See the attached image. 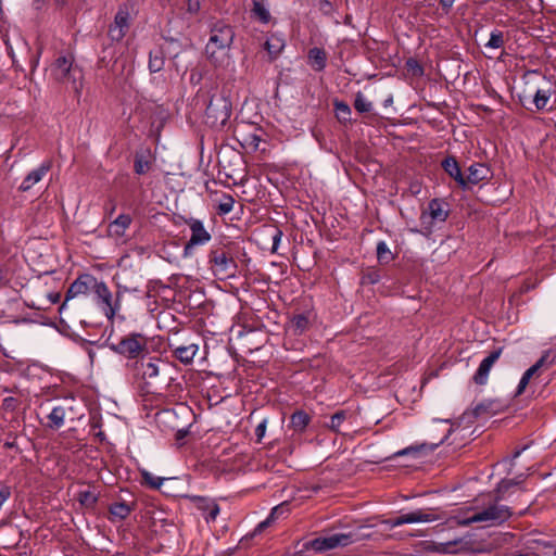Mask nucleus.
<instances>
[{
	"label": "nucleus",
	"mask_w": 556,
	"mask_h": 556,
	"mask_svg": "<svg viewBox=\"0 0 556 556\" xmlns=\"http://www.w3.org/2000/svg\"><path fill=\"white\" fill-rule=\"evenodd\" d=\"M403 516L405 523L431 522L439 519V516L432 513V509H416L414 511L403 514Z\"/></svg>",
	"instance_id": "nucleus-24"
},
{
	"label": "nucleus",
	"mask_w": 556,
	"mask_h": 556,
	"mask_svg": "<svg viewBox=\"0 0 556 556\" xmlns=\"http://www.w3.org/2000/svg\"><path fill=\"white\" fill-rule=\"evenodd\" d=\"M170 348H172V351H173V355L175 356V358H177L178 361H180L181 363L184 364H190L198 350H199V346L194 343H190V344H181V345H174V344H170Z\"/></svg>",
	"instance_id": "nucleus-20"
},
{
	"label": "nucleus",
	"mask_w": 556,
	"mask_h": 556,
	"mask_svg": "<svg viewBox=\"0 0 556 556\" xmlns=\"http://www.w3.org/2000/svg\"><path fill=\"white\" fill-rule=\"evenodd\" d=\"M78 501L86 507H93L98 502V496L93 492L85 490L78 493Z\"/></svg>",
	"instance_id": "nucleus-41"
},
{
	"label": "nucleus",
	"mask_w": 556,
	"mask_h": 556,
	"mask_svg": "<svg viewBox=\"0 0 556 556\" xmlns=\"http://www.w3.org/2000/svg\"><path fill=\"white\" fill-rule=\"evenodd\" d=\"M141 475H142L144 484H147L151 489L159 490L164 482V478L156 477L149 471L144 470V471H142Z\"/></svg>",
	"instance_id": "nucleus-40"
},
{
	"label": "nucleus",
	"mask_w": 556,
	"mask_h": 556,
	"mask_svg": "<svg viewBox=\"0 0 556 556\" xmlns=\"http://www.w3.org/2000/svg\"><path fill=\"white\" fill-rule=\"evenodd\" d=\"M131 368L135 379L147 393H159L162 384H166L168 390L175 380L169 376L172 371L169 364L159 357L142 355L132 363Z\"/></svg>",
	"instance_id": "nucleus-1"
},
{
	"label": "nucleus",
	"mask_w": 556,
	"mask_h": 556,
	"mask_svg": "<svg viewBox=\"0 0 556 556\" xmlns=\"http://www.w3.org/2000/svg\"><path fill=\"white\" fill-rule=\"evenodd\" d=\"M503 348H497L492 351L480 363L477 371L475 372L472 380L476 384L484 386L488 382L489 374L493 365L497 362L502 355Z\"/></svg>",
	"instance_id": "nucleus-15"
},
{
	"label": "nucleus",
	"mask_w": 556,
	"mask_h": 556,
	"mask_svg": "<svg viewBox=\"0 0 556 556\" xmlns=\"http://www.w3.org/2000/svg\"><path fill=\"white\" fill-rule=\"evenodd\" d=\"M388 523L391 528H395V527H400L402 525H405V520H404V516L403 514L395 517V518H391L388 520Z\"/></svg>",
	"instance_id": "nucleus-55"
},
{
	"label": "nucleus",
	"mask_w": 556,
	"mask_h": 556,
	"mask_svg": "<svg viewBox=\"0 0 556 556\" xmlns=\"http://www.w3.org/2000/svg\"><path fill=\"white\" fill-rule=\"evenodd\" d=\"M131 510L132 508L125 502L113 503L109 507L110 514L119 520L126 519L130 515Z\"/></svg>",
	"instance_id": "nucleus-33"
},
{
	"label": "nucleus",
	"mask_w": 556,
	"mask_h": 556,
	"mask_svg": "<svg viewBox=\"0 0 556 556\" xmlns=\"http://www.w3.org/2000/svg\"><path fill=\"white\" fill-rule=\"evenodd\" d=\"M208 263L214 275L231 277L237 270V263L232 255L223 247L212 249L208 254Z\"/></svg>",
	"instance_id": "nucleus-8"
},
{
	"label": "nucleus",
	"mask_w": 556,
	"mask_h": 556,
	"mask_svg": "<svg viewBox=\"0 0 556 556\" xmlns=\"http://www.w3.org/2000/svg\"><path fill=\"white\" fill-rule=\"evenodd\" d=\"M285 505L286 504H281V505H278L276 507H274L269 514V516L261 521L253 530L252 532V536H255L260 533H262L266 528H268L276 519V517L278 516V514H282L285 511Z\"/></svg>",
	"instance_id": "nucleus-32"
},
{
	"label": "nucleus",
	"mask_w": 556,
	"mask_h": 556,
	"mask_svg": "<svg viewBox=\"0 0 556 556\" xmlns=\"http://www.w3.org/2000/svg\"><path fill=\"white\" fill-rule=\"evenodd\" d=\"M66 418L74 419V408L70 402L65 401L52 408L48 415V428L58 430L63 427Z\"/></svg>",
	"instance_id": "nucleus-14"
},
{
	"label": "nucleus",
	"mask_w": 556,
	"mask_h": 556,
	"mask_svg": "<svg viewBox=\"0 0 556 556\" xmlns=\"http://www.w3.org/2000/svg\"><path fill=\"white\" fill-rule=\"evenodd\" d=\"M442 168L452 177L462 189H466L465 176L462 173L459 164L454 156H446L442 163Z\"/></svg>",
	"instance_id": "nucleus-17"
},
{
	"label": "nucleus",
	"mask_w": 556,
	"mask_h": 556,
	"mask_svg": "<svg viewBox=\"0 0 556 556\" xmlns=\"http://www.w3.org/2000/svg\"><path fill=\"white\" fill-rule=\"evenodd\" d=\"M186 225L190 228L191 235L188 242L184 248V257H190L193 254L194 248L198 245H204L211 241L212 236L205 229L202 220L190 217L185 219Z\"/></svg>",
	"instance_id": "nucleus-9"
},
{
	"label": "nucleus",
	"mask_w": 556,
	"mask_h": 556,
	"mask_svg": "<svg viewBox=\"0 0 556 556\" xmlns=\"http://www.w3.org/2000/svg\"><path fill=\"white\" fill-rule=\"evenodd\" d=\"M354 108L359 113H368L372 109V104L362 92H358L354 100Z\"/></svg>",
	"instance_id": "nucleus-38"
},
{
	"label": "nucleus",
	"mask_w": 556,
	"mask_h": 556,
	"mask_svg": "<svg viewBox=\"0 0 556 556\" xmlns=\"http://www.w3.org/2000/svg\"><path fill=\"white\" fill-rule=\"evenodd\" d=\"M235 137L241 143L242 147L252 150H257L262 140L260 130L250 124H243L235 128Z\"/></svg>",
	"instance_id": "nucleus-13"
},
{
	"label": "nucleus",
	"mask_w": 556,
	"mask_h": 556,
	"mask_svg": "<svg viewBox=\"0 0 556 556\" xmlns=\"http://www.w3.org/2000/svg\"><path fill=\"white\" fill-rule=\"evenodd\" d=\"M309 314H296L290 319L288 324V331H290L293 336H302L309 329Z\"/></svg>",
	"instance_id": "nucleus-21"
},
{
	"label": "nucleus",
	"mask_w": 556,
	"mask_h": 556,
	"mask_svg": "<svg viewBox=\"0 0 556 556\" xmlns=\"http://www.w3.org/2000/svg\"><path fill=\"white\" fill-rule=\"evenodd\" d=\"M455 0H440V4L445 13H448L452 9Z\"/></svg>",
	"instance_id": "nucleus-57"
},
{
	"label": "nucleus",
	"mask_w": 556,
	"mask_h": 556,
	"mask_svg": "<svg viewBox=\"0 0 556 556\" xmlns=\"http://www.w3.org/2000/svg\"><path fill=\"white\" fill-rule=\"evenodd\" d=\"M218 513H219V507H218V505L214 504L207 514L206 520L207 521L215 520Z\"/></svg>",
	"instance_id": "nucleus-56"
},
{
	"label": "nucleus",
	"mask_w": 556,
	"mask_h": 556,
	"mask_svg": "<svg viewBox=\"0 0 556 556\" xmlns=\"http://www.w3.org/2000/svg\"><path fill=\"white\" fill-rule=\"evenodd\" d=\"M353 542L351 533H336L330 536L314 539L307 544V547L309 546L315 552L321 553L339 546H348Z\"/></svg>",
	"instance_id": "nucleus-12"
},
{
	"label": "nucleus",
	"mask_w": 556,
	"mask_h": 556,
	"mask_svg": "<svg viewBox=\"0 0 556 556\" xmlns=\"http://www.w3.org/2000/svg\"><path fill=\"white\" fill-rule=\"evenodd\" d=\"M459 542H460V540H453V541L440 542V543L433 542L430 551L435 552V553H451V552H453L452 547L456 546Z\"/></svg>",
	"instance_id": "nucleus-42"
},
{
	"label": "nucleus",
	"mask_w": 556,
	"mask_h": 556,
	"mask_svg": "<svg viewBox=\"0 0 556 556\" xmlns=\"http://www.w3.org/2000/svg\"><path fill=\"white\" fill-rule=\"evenodd\" d=\"M345 412L343 410H340V412H337L336 414H333L330 418V422L328 424V427L338 432L339 431V428L340 426L342 425V422L345 420Z\"/></svg>",
	"instance_id": "nucleus-46"
},
{
	"label": "nucleus",
	"mask_w": 556,
	"mask_h": 556,
	"mask_svg": "<svg viewBox=\"0 0 556 556\" xmlns=\"http://www.w3.org/2000/svg\"><path fill=\"white\" fill-rule=\"evenodd\" d=\"M231 101L225 89H214L205 109V123L214 128L224 127L231 115Z\"/></svg>",
	"instance_id": "nucleus-4"
},
{
	"label": "nucleus",
	"mask_w": 556,
	"mask_h": 556,
	"mask_svg": "<svg viewBox=\"0 0 556 556\" xmlns=\"http://www.w3.org/2000/svg\"><path fill=\"white\" fill-rule=\"evenodd\" d=\"M309 422L311 416L302 409L295 410L290 417V427L295 432H303Z\"/></svg>",
	"instance_id": "nucleus-29"
},
{
	"label": "nucleus",
	"mask_w": 556,
	"mask_h": 556,
	"mask_svg": "<svg viewBox=\"0 0 556 556\" xmlns=\"http://www.w3.org/2000/svg\"><path fill=\"white\" fill-rule=\"evenodd\" d=\"M319 10L326 14L329 15L333 11V5L329 0H320L319 1Z\"/></svg>",
	"instance_id": "nucleus-53"
},
{
	"label": "nucleus",
	"mask_w": 556,
	"mask_h": 556,
	"mask_svg": "<svg viewBox=\"0 0 556 556\" xmlns=\"http://www.w3.org/2000/svg\"><path fill=\"white\" fill-rule=\"evenodd\" d=\"M530 377L526 374L522 375L520 381H519V384L517 387V392L516 394L517 395H520L523 393V391L526 390L527 386L529 384V381H530Z\"/></svg>",
	"instance_id": "nucleus-54"
},
{
	"label": "nucleus",
	"mask_w": 556,
	"mask_h": 556,
	"mask_svg": "<svg viewBox=\"0 0 556 556\" xmlns=\"http://www.w3.org/2000/svg\"><path fill=\"white\" fill-rule=\"evenodd\" d=\"M268 230L273 241L271 253H276L280 244L281 238L283 236V232L282 230L275 226H270Z\"/></svg>",
	"instance_id": "nucleus-45"
},
{
	"label": "nucleus",
	"mask_w": 556,
	"mask_h": 556,
	"mask_svg": "<svg viewBox=\"0 0 556 556\" xmlns=\"http://www.w3.org/2000/svg\"><path fill=\"white\" fill-rule=\"evenodd\" d=\"M467 513H470V515L465 518L454 516L451 520L459 526L483 523L486 527H492L504 523L513 515L510 507L497 503L491 504L482 510H475L472 507H468Z\"/></svg>",
	"instance_id": "nucleus-2"
},
{
	"label": "nucleus",
	"mask_w": 556,
	"mask_h": 556,
	"mask_svg": "<svg viewBox=\"0 0 556 556\" xmlns=\"http://www.w3.org/2000/svg\"><path fill=\"white\" fill-rule=\"evenodd\" d=\"M308 63L316 72H321L327 65V53L323 48L314 47L307 53Z\"/></svg>",
	"instance_id": "nucleus-22"
},
{
	"label": "nucleus",
	"mask_w": 556,
	"mask_h": 556,
	"mask_svg": "<svg viewBox=\"0 0 556 556\" xmlns=\"http://www.w3.org/2000/svg\"><path fill=\"white\" fill-rule=\"evenodd\" d=\"M94 435H96V438L99 439L100 442H103L105 440V438H106L105 433L103 431H101V430L99 432H97Z\"/></svg>",
	"instance_id": "nucleus-61"
},
{
	"label": "nucleus",
	"mask_w": 556,
	"mask_h": 556,
	"mask_svg": "<svg viewBox=\"0 0 556 556\" xmlns=\"http://www.w3.org/2000/svg\"><path fill=\"white\" fill-rule=\"evenodd\" d=\"M235 38L232 27L222 21L216 22L212 29L205 51L213 56L217 50L229 49Z\"/></svg>",
	"instance_id": "nucleus-7"
},
{
	"label": "nucleus",
	"mask_w": 556,
	"mask_h": 556,
	"mask_svg": "<svg viewBox=\"0 0 556 556\" xmlns=\"http://www.w3.org/2000/svg\"><path fill=\"white\" fill-rule=\"evenodd\" d=\"M4 447L5 448H14V447H16V443H15V441H7V442H4Z\"/></svg>",
	"instance_id": "nucleus-62"
},
{
	"label": "nucleus",
	"mask_w": 556,
	"mask_h": 556,
	"mask_svg": "<svg viewBox=\"0 0 556 556\" xmlns=\"http://www.w3.org/2000/svg\"><path fill=\"white\" fill-rule=\"evenodd\" d=\"M2 406L5 410H15L17 407V400L15 397L9 396L5 397L2 402Z\"/></svg>",
	"instance_id": "nucleus-51"
},
{
	"label": "nucleus",
	"mask_w": 556,
	"mask_h": 556,
	"mask_svg": "<svg viewBox=\"0 0 556 556\" xmlns=\"http://www.w3.org/2000/svg\"><path fill=\"white\" fill-rule=\"evenodd\" d=\"M283 48L285 40L276 35H271L264 43V49L267 51L270 62L278 58Z\"/></svg>",
	"instance_id": "nucleus-27"
},
{
	"label": "nucleus",
	"mask_w": 556,
	"mask_h": 556,
	"mask_svg": "<svg viewBox=\"0 0 556 556\" xmlns=\"http://www.w3.org/2000/svg\"><path fill=\"white\" fill-rule=\"evenodd\" d=\"M116 27L123 29L125 33H127L129 28V12L127 9H118L117 13L115 14L114 22L112 23Z\"/></svg>",
	"instance_id": "nucleus-37"
},
{
	"label": "nucleus",
	"mask_w": 556,
	"mask_h": 556,
	"mask_svg": "<svg viewBox=\"0 0 556 556\" xmlns=\"http://www.w3.org/2000/svg\"><path fill=\"white\" fill-rule=\"evenodd\" d=\"M526 479H527V475H525V473H519V475H517L513 479H502L497 483L496 489H495V493H496V497L495 498H496V501L504 500L506 492L511 486L521 485L526 481Z\"/></svg>",
	"instance_id": "nucleus-23"
},
{
	"label": "nucleus",
	"mask_w": 556,
	"mask_h": 556,
	"mask_svg": "<svg viewBox=\"0 0 556 556\" xmlns=\"http://www.w3.org/2000/svg\"><path fill=\"white\" fill-rule=\"evenodd\" d=\"M233 205H235L233 197L229 193H223L222 199L217 206V213L219 215L229 214L232 211Z\"/></svg>",
	"instance_id": "nucleus-36"
},
{
	"label": "nucleus",
	"mask_w": 556,
	"mask_h": 556,
	"mask_svg": "<svg viewBox=\"0 0 556 556\" xmlns=\"http://www.w3.org/2000/svg\"><path fill=\"white\" fill-rule=\"evenodd\" d=\"M49 300L51 301V303L55 304V303H59L60 300H61V294L60 293H50L49 294Z\"/></svg>",
	"instance_id": "nucleus-58"
},
{
	"label": "nucleus",
	"mask_w": 556,
	"mask_h": 556,
	"mask_svg": "<svg viewBox=\"0 0 556 556\" xmlns=\"http://www.w3.org/2000/svg\"><path fill=\"white\" fill-rule=\"evenodd\" d=\"M51 76L58 83L70 85L77 97L83 89V71L74 65L72 55H60L51 65Z\"/></svg>",
	"instance_id": "nucleus-3"
},
{
	"label": "nucleus",
	"mask_w": 556,
	"mask_h": 556,
	"mask_svg": "<svg viewBox=\"0 0 556 556\" xmlns=\"http://www.w3.org/2000/svg\"><path fill=\"white\" fill-rule=\"evenodd\" d=\"M501 409V403L496 400H483L472 408V415L478 418L490 414H496Z\"/></svg>",
	"instance_id": "nucleus-26"
},
{
	"label": "nucleus",
	"mask_w": 556,
	"mask_h": 556,
	"mask_svg": "<svg viewBox=\"0 0 556 556\" xmlns=\"http://www.w3.org/2000/svg\"><path fill=\"white\" fill-rule=\"evenodd\" d=\"M377 258L380 264H389L394 260V255L389 249L388 244L384 241H379L377 243Z\"/></svg>",
	"instance_id": "nucleus-34"
},
{
	"label": "nucleus",
	"mask_w": 556,
	"mask_h": 556,
	"mask_svg": "<svg viewBox=\"0 0 556 556\" xmlns=\"http://www.w3.org/2000/svg\"><path fill=\"white\" fill-rule=\"evenodd\" d=\"M108 35H109V37L111 38L112 41L118 42V41H121L125 37L126 33L123 29H121V28L116 27L115 25L111 24L110 27H109Z\"/></svg>",
	"instance_id": "nucleus-49"
},
{
	"label": "nucleus",
	"mask_w": 556,
	"mask_h": 556,
	"mask_svg": "<svg viewBox=\"0 0 556 556\" xmlns=\"http://www.w3.org/2000/svg\"><path fill=\"white\" fill-rule=\"evenodd\" d=\"M549 98H551L549 89H538L532 99V104L534 105L535 111H543V110L553 111L552 106L547 108Z\"/></svg>",
	"instance_id": "nucleus-31"
},
{
	"label": "nucleus",
	"mask_w": 556,
	"mask_h": 556,
	"mask_svg": "<svg viewBox=\"0 0 556 556\" xmlns=\"http://www.w3.org/2000/svg\"><path fill=\"white\" fill-rule=\"evenodd\" d=\"M7 279V270L0 266V285H2Z\"/></svg>",
	"instance_id": "nucleus-60"
},
{
	"label": "nucleus",
	"mask_w": 556,
	"mask_h": 556,
	"mask_svg": "<svg viewBox=\"0 0 556 556\" xmlns=\"http://www.w3.org/2000/svg\"><path fill=\"white\" fill-rule=\"evenodd\" d=\"M380 274L378 270L371 269L364 273L362 277L363 285H375L380 281Z\"/></svg>",
	"instance_id": "nucleus-48"
},
{
	"label": "nucleus",
	"mask_w": 556,
	"mask_h": 556,
	"mask_svg": "<svg viewBox=\"0 0 556 556\" xmlns=\"http://www.w3.org/2000/svg\"><path fill=\"white\" fill-rule=\"evenodd\" d=\"M200 79H201V76L199 75L198 77H195L194 73H192L190 76L191 83H198Z\"/></svg>",
	"instance_id": "nucleus-63"
},
{
	"label": "nucleus",
	"mask_w": 556,
	"mask_h": 556,
	"mask_svg": "<svg viewBox=\"0 0 556 556\" xmlns=\"http://www.w3.org/2000/svg\"><path fill=\"white\" fill-rule=\"evenodd\" d=\"M266 427H267V420L264 419L263 421H261L256 428H255V437H256V441L257 442H261L262 439L264 438L265 435V432H266Z\"/></svg>",
	"instance_id": "nucleus-50"
},
{
	"label": "nucleus",
	"mask_w": 556,
	"mask_h": 556,
	"mask_svg": "<svg viewBox=\"0 0 556 556\" xmlns=\"http://www.w3.org/2000/svg\"><path fill=\"white\" fill-rule=\"evenodd\" d=\"M548 356V353L543 354L534 365H532L525 371V374L528 375L530 378L536 376L539 374V370L547 364Z\"/></svg>",
	"instance_id": "nucleus-43"
},
{
	"label": "nucleus",
	"mask_w": 556,
	"mask_h": 556,
	"mask_svg": "<svg viewBox=\"0 0 556 556\" xmlns=\"http://www.w3.org/2000/svg\"><path fill=\"white\" fill-rule=\"evenodd\" d=\"M251 13L254 18L263 24L269 23L271 18L266 0H252Z\"/></svg>",
	"instance_id": "nucleus-28"
},
{
	"label": "nucleus",
	"mask_w": 556,
	"mask_h": 556,
	"mask_svg": "<svg viewBox=\"0 0 556 556\" xmlns=\"http://www.w3.org/2000/svg\"><path fill=\"white\" fill-rule=\"evenodd\" d=\"M504 46L503 31L495 29L491 33L489 41L485 43L486 48L500 49Z\"/></svg>",
	"instance_id": "nucleus-39"
},
{
	"label": "nucleus",
	"mask_w": 556,
	"mask_h": 556,
	"mask_svg": "<svg viewBox=\"0 0 556 556\" xmlns=\"http://www.w3.org/2000/svg\"><path fill=\"white\" fill-rule=\"evenodd\" d=\"M151 162L141 153H136L134 161V170L137 175H144L149 172Z\"/></svg>",
	"instance_id": "nucleus-35"
},
{
	"label": "nucleus",
	"mask_w": 556,
	"mask_h": 556,
	"mask_svg": "<svg viewBox=\"0 0 556 556\" xmlns=\"http://www.w3.org/2000/svg\"><path fill=\"white\" fill-rule=\"evenodd\" d=\"M446 439V437L444 439H442L440 442L438 443H422V444H418V445H410L408 447H405L396 453H394V457H400V456H405V455H414V456H417L424 452H432L434 451L441 443L444 442V440Z\"/></svg>",
	"instance_id": "nucleus-25"
},
{
	"label": "nucleus",
	"mask_w": 556,
	"mask_h": 556,
	"mask_svg": "<svg viewBox=\"0 0 556 556\" xmlns=\"http://www.w3.org/2000/svg\"><path fill=\"white\" fill-rule=\"evenodd\" d=\"M525 448H526V447H522L521 450H517V451L513 454V457H511V459L509 460L510 466H514V465H515V459H516L517 457H519V456H520V454L522 453V451H523Z\"/></svg>",
	"instance_id": "nucleus-59"
},
{
	"label": "nucleus",
	"mask_w": 556,
	"mask_h": 556,
	"mask_svg": "<svg viewBox=\"0 0 556 556\" xmlns=\"http://www.w3.org/2000/svg\"><path fill=\"white\" fill-rule=\"evenodd\" d=\"M50 168H51V162L46 161L38 168L31 170L24 178L21 186L18 187L20 191L26 192V191L30 190L34 185H36L43 178V176L50 170Z\"/></svg>",
	"instance_id": "nucleus-16"
},
{
	"label": "nucleus",
	"mask_w": 556,
	"mask_h": 556,
	"mask_svg": "<svg viewBox=\"0 0 556 556\" xmlns=\"http://www.w3.org/2000/svg\"><path fill=\"white\" fill-rule=\"evenodd\" d=\"M11 496V488L8 485H3L0 489V509L2 508L3 504L10 498Z\"/></svg>",
	"instance_id": "nucleus-52"
},
{
	"label": "nucleus",
	"mask_w": 556,
	"mask_h": 556,
	"mask_svg": "<svg viewBox=\"0 0 556 556\" xmlns=\"http://www.w3.org/2000/svg\"><path fill=\"white\" fill-rule=\"evenodd\" d=\"M110 349L127 358H140L148 350V338L139 332H131L123 337L118 342L111 343Z\"/></svg>",
	"instance_id": "nucleus-6"
},
{
	"label": "nucleus",
	"mask_w": 556,
	"mask_h": 556,
	"mask_svg": "<svg viewBox=\"0 0 556 556\" xmlns=\"http://www.w3.org/2000/svg\"><path fill=\"white\" fill-rule=\"evenodd\" d=\"M100 427H101V422H100V420L93 421V422L91 424V428H93V429H94V428H100Z\"/></svg>",
	"instance_id": "nucleus-64"
},
{
	"label": "nucleus",
	"mask_w": 556,
	"mask_h": 556,
	"mask_svg": "<svg viewBox=\"0 0 556 556\" xmlns=\"http://www.w3.org/2000/svg\"><path fill=\"white\" fill-rule=\"evenodd\" d=\"M92 292L94 293L97 304L101 307L104 315L109 319H112L116 312L119 309L118 299L114 301L113 294L108 288L106 283L99 281L97 278L92 288Z\"/></svg>",
	"instance_id": "nucleus-10"
},
{
	"label": "nucleus",
	"mask_w": 556,
	"mask_h": 556,
	"mask_svg": "<svg viewBox=\"0 0 556 556\" xmlns=\"http://www.w3.org/2000/svg\"><path fill=\"white\" fill-rule=\"evenodd\" d=\"M490 175V168L481 163H475L469 166L468 174L465 177L466 189L469 188L470 185H478L479 182L488 179Z\"/></svg>",
	"instance_id": "nucleus-18"
},
{
	"label": "nucleus",
	"mask_w": 556,
	"mask_h": 556,
	"mask_svg": "<svg viewBox=\"0 0 556 556\" xmlns=\"http://www.w3.org/2000/svg\"><path fill=\"white\" fill-rule=\"evenodd\" d=\"M165 64V55L162 48H155L149 52V71L159 73Z\"/></svg>",
	"instance_id": "nucleus-30"
},
{
	"label": "nucleus",
	"mask_w": 556,
	"mask_h": 556,
	"mask_svg": "<svg viewBox=\"0 0 556 556\" xmlns=\"http://www.w3.org/2000/svg\"><path fill=\"white\" fill-rule=\"evenodd\" d=\"M202 0H186L185 12L189 16H195L201 10Z\"/></svg>",
	"instance_id": "nucleus-47"
},
{
	"label": "nucleus",
	"mask_w": 556,
	"mask_h": 556,
	"mask_svg": "<svg viewBox=\"0 0 556 556\" xmlns=\"http://www.w3.org/2000/svg\"><path fill=\"white\" fill-rule=\"evenodd\" d=\"M94 281H96V277H93L92 275L84 274V275L78 276V278L74 282L71 283V286L68 287V289L66 291L65 300L63 301V303L61 304V306L59 308L60 314L62 315L64 312H66L67 303L70 300H72L78 295H85L89 291H92Z\"/></svg>",
	"instance_id": "nucleus-11"
},
{
	"label": "nucleus",
	"mask_w": 556,
	"mask_h": 556,
	"mask_svg": "<svg viewBox=\"0 0 556 556\" xmlns=\"http://www.w3.org/2000/svg\"><path fill=\"white\" fill-rule=\"evenodd\" d=\"M447 206L448 204L441 199L430 200L427 210H424L419 217L421 228H410V231L429 237L433 232L435 223H444L447 219L450 214Z\"/></svg>",
	"instance_id": "nucleus-5"
},
{
	"label": "nucleus",
	"mask_w": 556,
	"mask_h": 556,
	"mask_svg": "<svg viewBox=\"0 0 556 556\" xmlns=\"http://www.w3.org/2000/svg\"><path fill=\"white\" fill-rule=\"evenodd\" d=\"M132 219L128 214L118 215L112 223L108 226V235L112 238H122L126 230L129 228Z\"/></svg>",
	"instance_id": "nucleus-19"
},
{
	"label": "nucleus",
	"mask_w": 556,
	"mask_h": 556,
	"mask_svg": "<svg viewBox=\"0 0 556 556\" xmlns=\"http://www.w3.org/2000/svg\"><path fill=\"white\" fill-rule=\"evenodd\" d=\"M334 109L340 121H348L351 115L350 106L343 101H336Z\"/></svg>",
	"instance_id": "nucleus-44"
}]
</instances>
